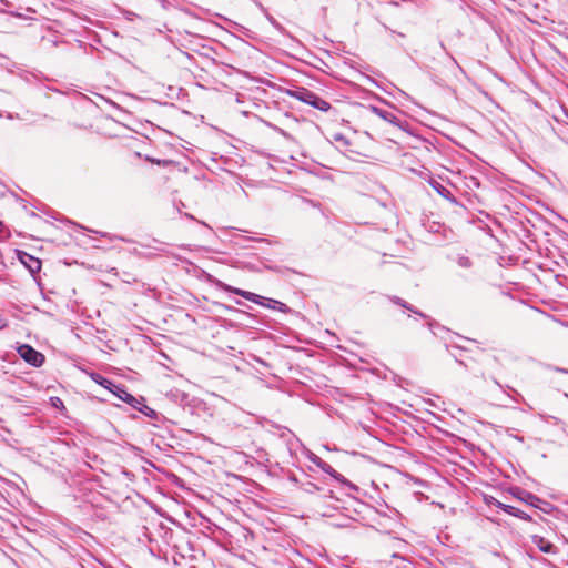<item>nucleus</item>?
Here are the masks:
<instances>
[{
	"mask_svg": "<svg viewBox=\"0 0 568 568\" xmlns=\"http://www.w3.org/2000/svg\"><path fill=\"white\" fill-rule=\"evenodd\" d=\"M219 286L226 291V292H232L236 295H240L242 297H244L245 300H248L253 303H256L258 305H263L264 304V301L266 300V297L264 296H261L258 294H255L253 292H248V291H244V290H241V288H237V287H233L231 285H227V284H224L222 282L219 283Z\"/></svg>",
	"mask_w": 568,
	"mask_h": 568,
	"instance_id": "nucleus-2",
	"label": "nucleus"
},
{
	"mask_svg": "<svg viewBox=\"0 0 568 568\" xmlns=\"http://www.w3.org/2000/svg\"><path fill=\"white\" fill-rule=\"evenodd\" d=\"M101 235L104 236V237H108L110 240L115 239V235H110L109 233H102ZM116 239H119L121 241H125L124 237L116 236Z\"/></svg>",
	"mask_w": 568,
	"mask_h": 568,
	"instance_id": "nucleus-22",
	"label": "nucleus"
},
{
	"mask_svg": "<svg viewBox=\"0 0 568 568\" xmlns=\"http://www.w3.org/2000/svg\"><path fill=\"white\" fill-rule=\"evenodd\" d=\"M457 264L460 266V267H464V268H469L471 267L473 263L470 261L469 257L467 256H458L457 258Z\"/></svg>",
	"mask_w": 568,
	"mask_h": 568,
	"instance_id": "nucleus-16",
	"label": "nucleus"
},
{
	"mask_svg": "<svg viewBox=\"0 0 568 568\" xmlns=\"http://www.w3.org/2000/svg\"><path fill=\"white\" fill-rule=\"evenodd\" d=\"M20 260L31 273H37L41 270V261L28 253H23Z\"/></svg>",
	"mask_w": 568,
	"mask_h": 568,
	"instance_id": "nucleus-7",
	"label": "nucleus"
},
{
	"mask_svg": "<svg viewBox=\"0 0 568 568\" xmlns=\"http://www.w3.org/2000/svg\"><path fill=\"white\" fill-rule=\"evenodd\" d=\"M485 501H486L487 505L496 506V501H498V500L490 496V497H485Z\"/></svg>",
	"mask_w": 568,
	"mask_h": 568,
	"instance_id": "nucleus-21",
	"label": "nucleus"
},
{
	"mask_svg": "<svg viewBox=\"0 0 568 568\" xmlns=\"http://www.w3.org/2000/svg\"><path fill=\"white\" fill-rule=\"evenodd\" d=\"M113 394H115L121 400L129 404L133 408L136 409L139 404H141V397L136 398L132 394H130L126 389L120 386H115V389H111Z\"/></svg>",
	"mask_w": 568,
	"mask_h": 568,
	"instance_id": "nucleus-4",
	"label": "nucleus"
},
{
	"mask_svg": "<svg viewBox=\"0 0 568 568\" xmlns=\"http://www.w3.org/2000/svg\"><path fill=\"white\" fill-rule=\"evenodd\" d=\"M321 470H323L325 474L329 475L334 479H336L339 483L348 484L347 479L339 473H337L328 463L325 462L324 465H321Z\"/></svg>",
	"mask_w": 568,
	"mask_h": 568,
	"instance_id": "nucleus-12",
	"label": "nucleus"
},
{
	"mask_svg": "<svg viewBox=\"0 0 568 568\" xmlns=\"http://www.w3.org/2000/svg\"><path fill=\"white\" fill-rule=\"evenodd\" d=\"M433 325L434 323L433 322H428V327L432 329L433 328Z\"/></svg>",
	"mask_w": 568,
	"mask_h": 568,
	"instance_id": "nucleus-24",
	"label": "nucleus"
},
{
	"mask_svg": "<svg viewBox=\"0 0 568 568\" xmlns=\"http://www.w3.org/2000/svg\"><path fill=\"white\" fill-rule=\"evenodd\" d=\"M311 460H312V462H313V463H314L318 468H321V465H324V464H325V462H324L321 457H318V456H316V455H314V457H312V458H311Z\"/></svg>",
	"mask_w": 568,
	"mask_h": 568,
	"instance_id": "nucleus-19",
	"label": "nucleus"
},
{
	"mask_svg": "<svg viewBox=\"0 0 568 568\" xmlns=\"http://www.w3.org/2000/svg\"><path fill=\"white\" fill-rule=\"evenodd\" d=\"M430 185L443 197H445V199L449 197L450 191L447 187H445L443 184L437 182L436 180H432Z\"/></svg>",
	"mask_w": 568,
	"mask_h": 568,
	"instance_id": "nucleus-15",
	"label": "nucleus"
},
{
	"mask_svg": "<svg viewBox=\"0 0 568 568\" xmlns=\"http://www.w3.org/2000/svg\"><path fill=\"white\" fill-rule=\"evenodd\" d=\"M355 145L356 144H341L338 151L351 160L361 161L359 158L364 156L365 154L358 150H355Z\"/></svg>",
	"mask_w": 568,
	"mask_h": 568,
	"instance_id": "nucleus-8",
	"label": "nucleus"
},
{
	"mask_svg": "<svg viewBox=\"0 0 568 568\" xmlns=\"http://www.w3.org/2000/svg\"><path fill=\"white\" fill-rule=\"evenodd\" d=\"M91 378L99 385L108 388V389H111L110 386H113L115 388L116 385H114L111 381L106 379L105 377H103L102 375L98 374V373H92L91 374Z\"/></svg>",
	"mask_w": 568,
	"mask_h": 568,
	"instance_id": "nucleus-14",
	"label": "nucleus"
},
{
	"mask_svg": "<svg viewBox=\"0 0 568 568\" xmlns=\"http://www.w3.org/2000/svg\"><path fill=\"white\" fill-rule=\"evenodd\" d=\"M496 507H498L499 509H501L503 511H505V513H507V514H509L511 516L518 517V518L524 519L526 521L531 520V517L528 514L517 509L514 506L506 505V504L500 503V501H496Z\"/></svg>",
	"mask_w": 568,
	"mask_h": 568,
	"instance_id": "nucleus-6",
	"label": "nucleus"
},
{
	"mask_svg": "<svg viewBox=\"0 0 568 568\" xmlns=\"http://www.w3.org/2000/svg\"><path fill=\"white\" fill-rule=\"evenodd\" d=\"M452 355H453V357L455 358V361H456L459 365H462V366H464V367H466V368L468 367V365H467L463 359H460V357H458L456 354L452 353Z\"/></svg>",
	"mask_w": 568,
	"mask_h": 568,
	"instance_id": "nucleus-20",
	"label": "nucleus"
},
{
	"mask_svg": "<svg viewBox=\"0 0 568 568\" xmlns=\"http://www.w3.org/2000/svg\"><path fill=\"white\" fill-rule=\"evenodd\" d=\"M304 489H305V491H307V493H310V494H313V493H315V491H318V490H320V487H317V486H316L315 484H313V483H307V484L305 485V488H304Z\"/></svg>",
	"mask_w": 568,
	"mask_h": 568,
	"instance_id": "nucleus-17",
	"label": "nucleus"
},
{
	"mask_svg": "<svg viewBox=\"0 0 568 568\" xmlns=\"http://www.w3.org/2000/svg\"><path fill=\"white\" fill-rule=\"evenodd\" d=\"M514 496L519 500L525 501L534 507H539L538 503L541 501V499L538 498L536 495L521 489H517V493H514Z\"/></svg>",
	"mask_w": 568,
	"mask_h": 568,
	"instance_id": "nucleus-9",
	"label": "nucleus"
},
{
	"mask_svg": "<svg viewBox=\"0 0 568 568\" xmlns=\"http://www.w3.org/2000/svg\"><path fill=\"white\" fill-rule=\"evenodd\" d=\"M298 98L321 111H328L331 109V104L327 101L310 91H304Z\"/></svg>",
	"mask_w": 568,
	"mask_h": 568,
	"instance_id": "nucleus-3",
	"label": "nucleus"
},
{
	"mask_svg": "<svg viewBox=\"0 0 568 568\" xmlns=\"http://www.w3.org/2000/svg\"><path fill=\"white\" fill-rule=\"evenodd\" d=\"M389 300L394 304L410 311L412 313L418 315L422 318H427L428 317L426 314H424L420 311L416 310L413 305L408 304L405 300H403V298H400L398 296H389Z\"/></svg>",
	"mask_w": 568,
	"mask_h": 568,
	"instance_id": "nucleus-10",
	"label": "nucleus"
},
{
	"mask_svg": "<svg viewBox=\"0 0 568 568\" xmlns=\"http://www.w3.org/2000/svg\"><path fill=\"white\" fill-rule=\"evenodd\" d=\"M6 326V323L3 322L2 318H0V328L4 327Z\"/></svg>",
	"mask_w": 568,
	"mask_h": 568,
	"instance_id": "nucleus-23",
	"label": "nucleus"
},
{
	"mask_svg": "<svg viewBox=\"0 0 568 568\" xmlns=\"http://www.w3.org/2000/svg\"><path fill=\"white\" fill-rule=\"evenodd\" d=\"M262 306L267 307V308H272V310H277V311H280L282 313H288L290 312V307L286 304L282 303V302H280L277 300H273V298H267L266 297V300L264 301V304Z\"/></svg>",
	"mask_w": 568,
	"mask_h": 568,
	"instance_id": "nucleus-11",
	"label": "nucleus"
},
{
	"mask_svg": "<svg viewBox=\"0 0 568 568\" xmlns=\"http://www.w3.org/2000/svg\"><path fill=\"white\" fill-rule=\"evenodd\" d=\"M51 403H52V406H54L57 408L64 407L63 402L59 397H51Z\"/></svg>",
	"mask_w": 568,
	"mask_h": 568,
	"instance_id": "nucleus-18",
	"label": "nucleus"
},
{
	"mask_svg": "<svg viewBox=\"0 0 568 568\" xmlns=\"http://www.w3.org/2000/svg\"><path fill=\"white\" fill-rule=\"evenodd\" d=\"M136 409L142 413L143 415L150 417V418H156L158 417V413L149 407L145 403H144V398L141 397V404H139V406L136 407Z\"/></svg>",
	"mask_w": 568,
	"mask_h": 568,
	"instance_id": "nucleus-13",
	"label": "nucleus"
},
{
	"mask_svg": "<svg viewBox=\"0 0 568 568\" xmlns=\"http://www.w3.org/2000/svg\"><path fill=\"white\" fill-rule=\"evenodd\" d=\"M532 544L545 554H554L555 552V546L545 537L539 535L531 536Z\"/></svg>",
	"mask_w": 568,
	"mask_h": 568,
	"instance_id": "nucleus-5",
	"label": "nucleus"
},
{
	"mask_svg": "<svg viewBox=\"0 0 568 568\" xmlns=\"http://www.w3.org/2000/svg\"><path fill=\"white\" fill-rule=\"evenodd\" d=\"M18 353L21 356V358H23L27 363H29L30 365H32L34 367L41 366L42 363L44 362V355L41 354L40 352L36 351L30 345H27V344L21 345L18 348Z\"/></svg>",
	"mask_w": 568,
	"mask_h": 568,
	"instance_id": "nucleus-1",
	"label": "nucleus"
},
{
	"mask_svg": "<svg viewBox=\"0 0 568 568\" xmlns=\"http://www.w3.org/2000/svg\"><path fill=\"white\" fill-rule=\"evenodd\" d=\"M453 348H455V349H459V351H463V349H462L460 347H458V346H454Z\"/></svg>",
	"mask_w": 568,
	"mask_h": 568,
	"instance_id": "nucleus-25",
	"label": "nucleus"
}]
</instances>
